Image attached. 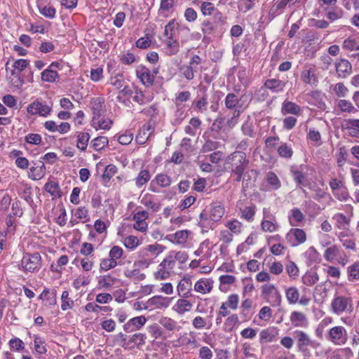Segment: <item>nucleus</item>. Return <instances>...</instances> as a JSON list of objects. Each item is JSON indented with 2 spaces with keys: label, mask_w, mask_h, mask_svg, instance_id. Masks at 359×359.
<instances>
[{
  "label": "nucleus",
  "mask_w": 359,
  "mask_h": 359,
  "mask_svg": "<svg viewBox=\"0 0 359 359\" xmlns=\"http://www.w3.org/2000/svg\"><path fill=\"white\" fill-rule=\"evenodd\" d=\"M309 168V166L306 164L293 165L290 168V173L297 187L300 188L305 196H306L308 193L303 187H307L309 184L307 183L306 181V173Z\"/></svg>",
  "instance_id": "39448f33"
},
{
  "label": "nucleus",
  "mask_w": 359,
  "mask_h": 359,
  "mask_svg": "<svg viewBox=\"0 0 359 359\" xmlns=\"http://www.w3.org/2000/svg\"><path fill=\"white\" fill-rule=\"evenodd\" d=\"M44 188L46 191L50 194L53 198H60L62 196V191L58 183L51 181L47 182Z\"/></svg>",
  "instance_id": "49530a36"
},
{
  "label": "nucleus",
  "mask_w": 359,
  "mask_h": 359,
  "mask_svg": "<svg viewBox=\"0 0 359 359\" xmlns=\"http://www.w3.org/2000/svg\"><path fill=\"white\" fill-rule=\"evenodd\" d=\"M34 351L39 355L46 354L47 353V348L46 341L39 335H34Z\"/></svg>",
  "instance_id": "c03bdc74"
},
{
  "label": "nucleus",
  "mask_w": 359,
  "mask_h": 359,
  "mask_svg": "<svg viewBox=\"0 0 359 359\" xmlns=\"http://www.w3.org/2000/svg\"><path fill=\"white\" fill-rule=\"evenodd\" d=\"M178 23L176 22L175 19L170 20L165 26L163 32V36L165 37V39H177L176 31Z\"/></svg>",
  "instance_id": "4c0bfd02"
},
{
  "label": "nucleus",
  "mask_w": 359,
  "mask_h": 359,
  "mask_svg": "<svg viewBox=\"0 0 359 359\" xmlns=\"http://www.w3.org/2000/svg\"><path fill=\"white\" fill-rule=\"evenodd\" d=\"M225 213V208L219 201L212 202L207 210L200 214V226L208 228L210 226L209 219L212 222H219Z\"/></svg>",
  "instance_id": "7ed1b4c3"
},
{
  "label": "nucleus",
  "mask_w": 359,
  "mask_h": 359,
  "mask_svg": "<svg viewBox=\"0 0 359 359\" xmlns=\"http://www.w3.org/2000/svg\"><path fill=\"white\" fill-rule=\"evenodd\" d=\"M192 107L198 112L205 113L208 109V95L205 87L201 88L193 101Z\"/></svg>",
  "instance_id": "9b49d317"
},
{
  "label": "nucleus",
  "mask_w": 359,
  "mask_h": 359,
  "mask_svg": "<svg viewBox=\"0 0 359 359\" xmlns=\"http://www.w3.org/2000/svg\"><path fill=\"white\" fill-rule=\"evenodd\" d=\"M225 226L230 230L232 233L238 234L241 231L243 224L238 220L233 219L228 221Z\"/></svg>",
  "instance_id": "774afa93"
},
{
  "label": "nucleus",
  "mask_w": 359,
  "mask_h": 359,
  "mask_svg": "<svg viewBox=\"0 0 359 359\" xmlns=\"http://www.w3.org/2000/svg\"><path fill=\"white\" fill-rule=\"evenodd\" d=\"M262 294L271 306H280L281 303V295L275 285L272 284L263 285L262 287Z\"/></svg>",
  "instance_id": "1a4fd4ad"
},
{
  "label": "nucleus",
  "mask_w": 359,
  "mask_h": 359,
  "mask_svg": "<svg viewBox=\"0 0 359 359\" xmlns=\"http://www.w3.org/2000/svg\"><path fill=\"white\" fill-rule=\"evenodd\" d=\"M91 125L96 130H108L111 128L113 125V121L111 119L109 118H105L104 115L103 116H100L99 118L96 120L92 118Z\"/></svg>",
  "instance_id": "2f4dec72"
},
{
  "label": "nucleus",
  "mask_w": 359,
  "mask_h": 359,
  "mask_svg": "<svg viewBox=\"0 0 359 359\" xmlns=\"http://www.w3.org/2000/svg\"><path fill=\"white\" fill-rule=\"evenodd\" d=\"M340 248L337 245L327 248L324 252V258L328 262L333 261L339 254Z\"/></svg>",
  "instance_id": "bf43d9fd"
},
{
  "label": "nucleus",
  "mask_w": 359,
  "mask_h": 359,
  "mask_svg": "<svg viewBox=\"0 0 359 359\" xmlns=\"http://www.w3.org/2000/svg\"><path fill=\"white\" fill-rule=\"evenodd\" d=\"M302 81L311 86H316L318 77L316 74V69L313 67H304L301 72Z\"/></svg>",
  "instance_id": "6ab92c4d"
},
{
  "label": "nucleus",
  "mask_w": 359,
  "mask_h": 359,
  "mask_svg": "<svg viewBox=\"0 0 359 359\" xmlns=\"http://www.w3.org/2000/svg\"><path fill=\"white\" fill-rule=\"evenodd\" d=\"M124 275L126 277L136 281L142 280L145 278V275L142 273L138 269H126L124 271Z\"/></svg>",
  "instance_id": "13d9d810"
},
{
  "label": "nucleus",
  "mask_w": 359,
  "mask_h": 359,
  "mask_svg": "<svg viewBox=\"0 0 359 359\" xmlns=\"http://www.w3.org/2000/svg\"><path fill=\"white\" fill-rule=\"evenodd\" d=\"M301 112V107L297 104L296 103L285 100L282 103L281 106V113L283 115L286 114H292V115H298Z\"/></svg>",
  "instance_id": "473e14b6"
},
{
  "label": "nucleus",
  "mask_w": 359,
  "mask_h": 359,
  "mask_svg": "<svg viewBox=\"0 0 359 359\" xmlns=\"http://www.w3.org/2000/svg\"><path fill=\"white\" fill-rule=\"evenodd\" d=\"M287 81L277 79H268L264 83V87L273 93H283L286 87Z\"/></svg>",
  "instance_id": "aec40b11"
},
{
  "label": "nucleus",
  "mask_w": 359,
  "mask_h": 359,
  "mask_svg": "<svg viewBox=\"0 0 359 359\" xmlns=\"http://www.w3.org/2000/svg\"><path fill=\"white\" fill-rule=\"evenodd\" d=\"M252 101L251 93H243L238 96L234 93H228L224 98L225 108L229 111L226 117H218L212 124H222L229 128H234L238 123L240 116L250 106Z\"/></svg>",
  "instance_id": "f257e3e1"
},
{
  "label": "nucleus",
  "mask_w": 359,
  "mask_h": 359,
  "mask_svg": "<svg viewBox=\"0 0 359 359\" xmlns=\"http://www.w3.org/2000/svg\"><path fill=\"white\" fill-rule=\"evenodd\" d=\"M266 180L267 183L271 186V188L273 190H277L281 186V182L280 180L273 172H269L266 174Z\"/></svg>",
  "instance_id": "6e6d98bb"
},
{
  "label": "nucleus",
  "mask_w": 359,
  "mask_h": 359,
  "mask_svg": "<svg viewBox=\"0 0 359 359\" xmlns=\"http://www.w3.org/2000/svg\"><path fill=\"white\" fill-rule=\"evenodd\" d=\"M109 143L108 138L105 136H100L92 140L90 146L95 151L103 149Z\"/></svg>",
  "instance_id": "864d4df0"
},
{
  "label": "nucleus",
  "mask_w": 359,
  "mask_h": 359,
  "mask_svg": "<svg viewBox=\"0 0 359 359\" xmlns=\"http://www.w3.org/2000/svg\"><path fill=\"white\" fill-rule=\"evenodd\" d=\"M348 153L345 147L339 148L335 154V158L339 167H343L347 161Z\"/></svg>",
  "instance_id": "680f3d73"
},
{
  "label": "nucleus",
  "mask_w": 359,
  "mask_h": 359,
  "mask_svg": "<svg viewBox=\"0 0 359 359\" xmlns=\"http://www.w3.org/2000/svg\"><path fill=\"white\" fill-rule=\"evenodd\" d=\"M192 304L186 299V298L182 297L179 299L172 306V310L180 315H184L185 313L189 312L191 310Z\"/></svg>",
  "instance_id": "c85d7f7f"
},
{
  "label": "nucleus",
  "mask_w": 359,
  "mask_h": 359,
  "mask_svg": "<svg viewBox=\"0 0 359 359\" xmlns=\"http://www.w3.org/2000/svg\"><path fill=\"white\" fill-rule=\"evenodd\" d=\"M336 228L340 230H346L350 226V218L344 215L343 213L337 212L332 217Z\"/></svg>",
  "instance_id": "7c9ffc66"
},
{
  "label": "nucleus",
  "mask_w": 359,
  "mask_h": 359,
  "mask_svg": "<svg viewBox=\"0 0 359 359\" xmlns=\"http://www.w3.org/2000/svg\"><path fill=\"white\" fill-rule=\"evenodd\" d=\"M213 283L210 278H201L196 282L194 290L203 294L210 293L212 290Z\"/></svg>",
  "instance_id": "a878e982"
},
{
  "label": "nucleus",
  "mask_w": 359,
  "mask_h": 359,
  "mask_svg": "<svg viewBox=\"0 0 359 359\" xmlns=\"http://www.w3.org/2000/svg\"><path fill=\"white\" fill-rule=\"evenodd\" d=\"M117 170L116 166L113 164L107 165L102 175V180L105 182H109L112 177L117 172Z\"/></svg>",
  "instance_id": "338daca9"
},
{
  "label": "nucleus",
  "mask_w": 359,
  "mask_h": 359,
  "mask_svg": "<svg viewBox=\"0 0 359 359\" xmlns=\"http://www.w3.org/2000/svg\"><path fill=\"white\" fill-rule=\"evenodd\" d=\"M277 153L280 157L290 159L293 155V150L291 145L286 142H280L277 148Z\"/></svg>",
  "instance_id": "37998d69"
},
{
  "label": "nucleus",
  "mask_w": 359,
  "mask_h": 359,
  "mask_svg": "<svg viewBox=\"0 0 359 359\" xmlns=\"http://www.w3.org/2000/svg\"><path fill=\"white\" fill-rule=\"evenodd\" d=\"M178 295L183 298L192 296V283L189 278H182L177 286Z\"/></svg>",
  "instance_id": "412c9836"
},
{
  "label": "nucleus",
  "mask_w": 359,
  "mask_h": 359,
  "mask_svg": "<svg viewBox=\"0 0 359 359\" xmlns=\"http://www.w3.org/2000/svg\"><path fill=\"white\" fill-rule=\"evenodd\" d=\"M163 43L168 55H176L180 50V44L177 39H164Z\"/></svg>",
  "instance_id": "e433bc0d"
},
{
  "label": "nucleus",
  "mask_w": 359,
  "mask_h": 359,
  "mask_svg": "<svg viewBox=\"0 0 359 359\" xmlns=\"http://www.w3.org/2000/svg\"><path fill=\"white\" fill-rule=\"evenodd\" d=\"M159 323L168 331H174L177 328V323L170 318H161L159 320Z\"/></svg>",
  "instance_id": "052dcab7"
},
{
  "label": "nucleus",
  "mask_w": 359,
  "mask_h": 359,
  "mask_svg": "<svg viewBox=\"0 0 359 359\" xmlns=\"http://www.w3.org/2000/svg\"><path fill=\"white\" fill-rule=\"evenodd\" d=\"M59 66V63L56 62H52L47 69L41 73V80L48 83H54L59 80L60 76L56 71V68Z\"/></svg>",
  "instance_id": "a211bd4d"
},
{
  "label": "nucleus",
  "mask_w": 359,
  "mask_h": 359,
  "mask_svg": "<svg viewBox=\"0 0 359 359\" xmlns=\"http://www.w3.org/2000/svg\"><path fill=\"white\" fill-rule=\"evenodd\" d=\"M61 309L64 311L72 309L74 306V302L69 297L68 291H63L61 295Z\"/></svg>",
  "instance_id": "8fccbe9b"
},
{
  "label": "nucleus",
  "mask_w": 359,
  "mask_h": 359,
  "mask_svg": "<svg viewBox=\"0 0 359 359\" xmlns=\"http://www.w3.org/2000/svg\"><path fill=\"white\" fill-rule=\"evenodd\" d=\"M337 107L343 113L355 114L358 112V109L347 100H339L337 102Z\"/></svg>",
  "instance_id": "de8ad7c7"
},
{
  "label": "nucleus",
  "mask_w": 359,
  "mask_h": 359,
  "mask_svg": "<svg viewBox=\"0 0 359 359\" xmlns=\"http://www.w3.org/2000/svg\"><path fill=\"white\" fill-rule=\"evenodd\" d=\"M118 265L117 262H114L109 257L100 259V271H107L115 268Z\"/></svg>",
  "instance_id": "69168bd1"
},
{
  "label": "nucleus",
  "mask_w": 359,
  "mask_h": 359,
  "mask_svg": "<svg viewBox=\"0 0 359 359\" xmlns=\"http://www.w3.org/2000/svg\"><path fill=\"white\" fill-rule=\"evenodd\" d=\"M256 205L252 204L248 206H245L243 208H240L241 218L246 220L247 222H251L254 220V217L256 213Z\"/></svg>",
  "instance_id": "58836bf2"
},
{
  "label": "nucleus",
  "mask_w": 359,
  "mask_h": 359,
  "mask_svg": "<svg viewBox=\"0 0 359 359\" xmlns=\"http://www.w3.org/2000/svg\"><path fill=\"white\" fill-rule=\"evenodd\" d=\"M201 125V121L198 117H193L190 119L189 125L184 128V132L191 135L195 136L196 135L197 130Z\"/></svg>",
  "instance_id": "a19ab883"
},
{
  "label": "nucleus",
  "mask_w": 359,
  "mask_h": 359,
  "mask_svg": "<svg viewBox=\"0 0 359 359\" xmlns=\"http://www.w3.org/2000/svg\"><path fill=\"white\" fill-rule=\"evenodd\" d=\"M290 320L292 326L295 327H307L309 321L306 315L301 311H292L290 316Z\"/></svg>",
  "instance_id": "5701e85b"
},
{
  "label": "nucleus",
  "mask_w": 359,
  "mask_h": 359,
  "mask_svg": "<svg viewBox=\"0 0 359 359\" xmlns=\"http://www.w3.org/2000/svg\"><path fill=\"white\" fill-rule=\"evenodd\" d=\"M147 318L144 316H136L128 320L123 325V329L126 333H132L141 328L146 324Z\"/></svg>",
  "instance_id": "dca6fc26"
},
{
  "label": "nucleus",
  "mask_w": 359,
  "mask_h": 359,
  "mask_svg": "<svg viewBox=\"0 0 359 359\" xmlns=\"http://www.w3.org/2000/svg\"><path fill=\"white\" fill-rule=\"evenodd\" d=\"M140 202L143 205L147 208V209L151 210L153 212H156L161 209V203L157 201L156 196L152 194H144Z\"/></svg>",
  "instance_id": "b1692460"
},
{
  "label": "nucleus",
  "mask_w": 359,
  "mask_h": 359,
  "mask_svg": "<svg viewBox=\"0 0 359 359\" xmlns=\"http://www.w3.org/2000/svg\"><path fill=\"white\" fill-rule=\"evenodd\" d=\"M293 334L296 339L297 350L304 357H310L311 355L309 347L316 348L319 346V343L312 340L308 334L302 330H295Z\"/></svg>",
  "instance_id": "20e7f679"
},
{
  "label": "nucleus",
  "mask_w": 359,
  "mask_h": 359,
  "mask_svg": "<svg viewBox=\"0 0 359 359\" xmlns=\"http://www.w3.org/2000/svg\"><path fill=\"white\" fill-rule=\"evenodd\" d=\"M191 231L189 230H179L175 233L169 235L168 240L176 245H185L190 235Z\"/></svg>",
  "instance_id": "bb28decb"
},
{
  "label": "nucleus",
  "mask_w": 359,
  "mask_h": 359,
  "mask_svg": "<svg viewBox=\"0 0 359 359\" xmlns=\"http://www.w3.org/2000/svg\"><path fill=\"white\" fill-rule=\"evenodd\" d=\"M327 339L335 345H343L347 341V332L343 326H335L331 328Z\"/></svg>",
  "instance_id": "f8f14e48"
},
{
  "label": "nucleus",
  "mask_w": 359,
  "mask_h": 359,
  "mask_svg": "<svg viewBox=\"0 0 359 359\" xmlns=\"http://www.w3.org/2000/svg\"><path fill=\"white\" fill-rule=\"evenodd\" d=\"M151 179V174L147 169H143L140 171L135 179V185L140 188L145 185Z\"/></svg>",
  "instance_id": "a18cd8bd"
},
{
  "label": "nucleus",
  "mask_w": 359,
  "mask_h": 359,
  "mask_svg": "<svg viewBox=\"0 0 359 359\" xmlns=\"http://www.w3.org/2000/svg\"><path fill=\"white\" fill-rule=\"evenodd\" d=\"M133 100L140 105L147 104L151 102L153 97L144 93L141 89L135 88L132 96Z\"/></svg>",
  "instance_id": "72a5a7b5"
},
{
  "label": "nucleus",
  "mask_w": 359,
  "mask_h": 359,
  "mask_svg": "<svg viewBox=\"0 0 359 359\" xmlns=\"http://www.w3.org/2000/svg\"><path fill=\"white\" fill-rule=\"evenodd\" d=\"M147 340V335L142 332H135L133 334L128 335L126 338V351H132L135 348L138 349L142 348L145 345Z\"/></svg>",
  "instance_id": "ddd939ff"
},
{
  "label": "nucleus",
  "mask_w": 359,
  "mask_h": 359,
  "mask_svg": "<svg viewBox=\"0 0 359 359\" xmlns=\"http://www.w3.org/2000/svg\"><path fill=\"white\" fill-rule=\"evenodd\" d=\"M336 71L339 77L346 78L352 72V66L346 59H340L335 63Z\"/></svg>",
  "instance_id": "393cba45"
},
{
  "label": "nucleus",
  "mask_w": 359,
  "mask_h": 359,
  "mask_svg": "<svg viewBox=\"0 0 359 359\" xmlns=\"http://www.w3.org/2000/svg\"><path fill=\"white\" fill-rule=\"evenodd\" d=\"M89 106L93 114L92 118L95 120L99 118L100 116H103L107 111L104 98L102 97L91 98Z\"/></svg>",
  "instance_id": "4468645a"
},
{
  "label": "nucleus",
  "mask_w": 359,
  "mask_h": 359,
  "mask_svg": "<svg viewBox=\"0 0 359 359\" xmlns=\"http://www.w3.org/2000/svg\"><path fill=\"white\" fill-rule=\"evenodd\" d=\"M191 99V93L189 90L180 91L175 93V97L173 100L175 106L179 107L182 103L189 101Z\"/></svg>",
  "instance_id": "3c124183"
},
{
  "label": "nucleus",
  "mask_w": 359,
  "mask_h": 359,
  "mask_svg": "<svg viewBox=\"0 0 359 359\" xmlns=\"http://www.w3.org/2000/svg\"><path fill=\"white\" fill-rule=\"evenodd\" d=\"M192 325L196 330H201L203 328L210 329L212 326V323L207 322L204 318L198 316L193 319Z\"/></svg>",
  "instance_id": "4d7b16f0"
},
{
  "label": "nucleus",
  "mask_w": 359,
  "mask_h": 359,
  "mask_svg": "<svg viewBox=\"0 0 359 359\" xmlns=\"http://www.w3.org/2000/svg\"><path fill=\"white\" fill-rule=\"evenodd\" d=\"M331 308L332 312L337 315L344 312L351 313L353 310L352 299L344 296L336 297L332 302Z\"/></svg>",
  "instance_id": "0eeeda50"
},
{
  "label": "nucleus",
  "mask_w": 359,
  "mask_h": 359,
  "mask_svg": "<svg viewBox=\"0 0 359 359\" xmlns=\"http://www.w3.org/2000/svg\"><path fill=\"white\" fill-rule=\"evenodd\" d=\"M76 147L81 151H86L87 146L90 138V135L88 132L79 131L76 133Z\"/></svg>",
  "instance_id": "f704fd0d"
},
{
  "label": "nucleus",
  "mask_w": 359,
  "mask_h": 359,
  "mask_svg": "<svg viewBox=\"0 0 359 359\" xmlns=\"http://www.w3.org/2000/svg\"><path fill=\"white\" fill-rule=\"evenodd\" d=\"M148 218V212L145 210H140L133 215L135 220L134 228L140 231H144L147 229L146 219Z\"/></svg>",
  "instance_id": "4be33fe9"
},
{
  "label": "nucleus",
  "mask_w": 359,
  "mask_h": 359,
  "mask_svg": "<svg viewBox=\"0 0 359 359\" xmlns=\"http://www.w3.org/2000/svg\"><path fill=\"white\" fill-rule=\"evenodd\" d=\"M307 187L313 192V198L318 202H320L322 199L329 196L324 189H321L316 184H311L309 183Z\"/></svg>",
  "instance_id": "79ce46f5"
},
{
  "label": "nucleus",
  "mask_w": 359,
  "mask_h": 359,
  "mask_svg": "<svg viewBox=\"0 0 359 359\" xmlns=\"http://www.w3.org/2000/svg\"><path fill=\"white\" fill-rule=\"evenodd\" d=\"M344 14V12L341 8L336 7L327 11L326 13V17L331 22H333L339 19L342 18Z\"/></svg>",
  "instance_id": "e2e57ef3"
},
{
  "label": "nucleus",
  "mask_w": 359,
  "mask_h": 359,
  "mask_svg": "<svg viewBox=\"0 0 359 359\" xmlns=\"http://www.w3.org/2000/svg\"><path fill=\"white\" fill-rule=\"evenodd\" d=\"M151 304L156 306L158 308L168 307L170 304V300L168 297L162 296H154L149 299Z\"/></svg>",
  "instance_id": "5fc2aeb1"
},
{
  "label": "nucleus",
  "mask_w": 359,
  "mask_h": 359,
  "mask_svg": "<svg viewBox=\"0 0 359 359\" xmlns=\"http://www.w3.org/2000/svg\"><path fill=\"white\" fill-rule=\"evenodd\" d=\"M135 72L137 77L144 86L150 87L153 85L155 76L147 67L140 65L137 67Z\"/></svg>",
  "instance_id": "f3484780"
},
{
  "label": "nucleus",
  "mask_w": 359,
  "mask_h": 359,
  "mask_svg": "<svg viewBox=\"0 0 359 359\" xmlns=\"http://www.w3.org/2000/svg\"><path fill=\"white\" fill-rule=\"evenodd\" d=\"M117 281V278L110 273L100 276L97 278V287L99 289L109 290Z\"/></svg>",
  "instance_id": "c756f323"
},
{
  "label": "nucleus",
  "mask_w": 359,
  "mask_h": 359,
  "mask_svg": "<svg viewBox=\"0 0 359 359\" xmlns=\"http://www.w3.org/2000/svg\"><path fill=\"white\" fill-rule=\"evenodd\" d=\"M201 29L204 34V38H206L215 32L216 25L210 20L207 19L202 22Z\"/></svg>",
  "instance_id": "09e8293b"
},
{
  "label": "nucleus",
  "mask_w": 359,
  "mask_h": 359,
  "mask_svg": "<svg viewBox=\"0 0 359 359\" xmlns=\"http://www.w3.org/2000/svg\"><path fill=\"white\" fill-rule=\"evenodd\" d=\"M285 296L289 304H294L299 301V292L297 287H290L286 290Z\"/></svg>",
  "instance_id": "603ef678"
},
{
  "label": "nucleus",
  "mask_w": 359,
  "mask_h": 359,
  "mask_svg": "<svg viewBox=\"0 0 359 359\" xmlns=\"http://www.w3.org/2000/svg\"><path fill=\"white\" fill-rule=\"evenodd\" d=\"M285 240L290 247L295 248L306 241V233L302 229L292 228L286 233Z\"/></svg>",
  "instance_id": "9d476101"
},
{
  "label": "nucleus",
  "mask_w": 359,
  "mask_h": 359,
  "mask_svg": "<svg viewBox=\"0 0 359 359\" xmlns=\"http://www.w3.org/2000/svg\"><path fill=\"white\" fill-rule=\"evenodd\" d=\"M278 222H262L261 228L264 232L273 233L280 229Z\"/></svg>",
  "instance_id": "0e129e2a"
},
{
  "label": "nucleus",
  "mask_w": 359,
  "mask_h": 359,
  "mask_svg": "<svg viewBox=\"0 0 359 359\" xmlns=\"http://www.w3.org/2000/svg\"><path fill=\"white\" fill-rule=\"evenodd\" d=\"M154 132V128L150 124H144L139 130L135 137V141L138 144H144L149 140Z\"/></svg>",
  "instance_id": "cd10ccee"
},
{
  "label": "nucleus",
  "mask_w": 359,
  "mask_h": 359,
  "mask_svg": "<svg viewBox=\"0 0 359 359\" xmlns=\"http://www.w3.org/2000/svg\"><path fill=\"white\" fill-rule=\"evenodd\" d=\"M170 184L171 179L168 175L158 174L150 182L149 190L154 193H159L158 187L164 188L169 187Z\"/></svg>",
  "instance_id": "2eb2a0df"
},
{
  "label": "nucleus",
  "mask_w": 359,
  "mask_h": 359,
  "mask_svg": "<svg viewBox=\"0 0 359 359\" xmlns=\"http://www.w3.org/2000/svg\"><path fill=\"white\" fill-rule=\"evenodd\" d=\"M249 160L246 154L241 151H236L228 156L224 162V168L235 175V180L241 182L243 175L248 168Z\"/></svg>",
  "instance_id": "f03ea898"
},
{
  "label": "nucleus",
  "mask_w": 359,
  "mask_h": 359,
  "mask_svg": "<svg viewBox=\"0 0 359 359\" xmlns=\"http://www.w3.org/2000/svg\"><path fill=\"white\" fill-rule=\"evenodd\" d=\"M27 111L31 115L47 117L52 111V104H48L41 99H36L27 106Z\"/></svg>",
  "instance_id": "6e6552de"
},
{
  "label": "nucleus",
  "mask_w": 359,
  "mask_h": 359,
  "mask_svg": "<svg viewBox=\"0 0 359 359\" xmlns=\"http://www.w3.org/2000/svg\"><path fill=\"white\" fill-rule=\"evenodd\" d=\"M41 257L39 253H27L21 260L20 269L25 273L38 271L41 268Z\"/></svg>",
  "instance_id": "423d86ee"
},
{
  "label": "nucleus",
  "mask_w": 359,
  "mask_h": 359,
  "mask_svg": "<svg viewBox=\"0 0 359 359\" xmlns=\"http://www.w3.org/2000/svg\"><path fill=\"white\" fill-rule=\"evenodd\" d=\"M305 219L304 214L297 208H294L290 210L288 216L290 224L292 226H297Z\"/></svg>",
  "instance_id": "c9c22d12"
},
{
  "label": "nucleus",
  "mask_w": 359,
  "mask_h": 359,
  "mask_svg": "<svg viewBox=\"0 0 359 359\" xmlns=\"http://www.w3.org/2000/svg\"><path fill=\"white\" fill-rule=\"evenodd\" d=\"M175 0H161L158 15L168 17L169 13H172L174 8Z\"/></svg>",
  "instance_id": "ea45409f"
}]
</instances>
